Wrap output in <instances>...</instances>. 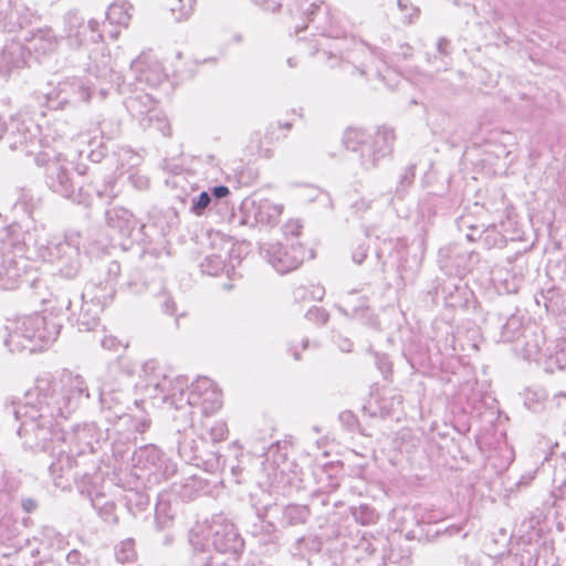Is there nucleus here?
<instances>
[{"label": "nucleus", "instance_id": "1", "mask_svg": "<svg viewBox=\"0 0 566 566\" xmlns=\"http://www.w3.org/2000/svg\"><path fill=\"white\" fill-rule=\"evenodd\" d=\"M132 6L126 2L112 3L106 13V18L111 24L127 27L132 18Z\"/></svg>", "mask_w": 566, "mask_h": 566}, {"label": "nucleus", "instance_id": "2", "mask_svg": "<svg viewBox=\"0 0 566 566\" xmlns=\"http://www.w3.org/2000/svg\"><path fill=\"white\" fill-rule=\"evenodd\" d=\"M170 10L176 14V19L182 20L191 14L193 10V2L192 0H188L187 4H185L184 0H172Z\"/></svg>", "mask_w": 566, "mask_h": 566}, {"label": "nucleus", "instance_id": "3", "mask_svg": "<svg viewBox=\"0 0 566 566\" xmlns=\"http://www.w3.org/2000/svg\"><path fill=\"white\" fill-rule=\"evenodd\" d=\"M210 201L211 200H210L208 192H206V191L201 192L199 195L198 199L196 200V202L193 203L192 211L197 216H200L202 213V211L209 206Z\"/></svg>", "mask_w": 566, "mask_h": 566}, {"label": "nucleus", "instance_id": "4", "mask_svg": "<svg viewBox=\"0 0 566 566\" xmlns=\"http://www.w3.org/2000/svg\"><path fill=\"white\" fill-rule=\"evenodd\" d=\"M212 193L216 198H223L229 195V188L226 186H218L212 189Z\"/></svg>", "mask_w": 566, "mask_h": 566}]
</instances>
